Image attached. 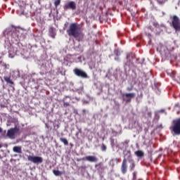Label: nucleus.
<instances>
[{
	"mask_svg": "<svg viewBox=\"0 0 180 180\" xmlns=\"http://www.w3.org/2000/svg\"><path fill=\"white\" fill-rule=\"evenodd\" d=\"M147 35L148 37H151V36H152L151 34H150V33H148Z\"/></svg>",
	"mask_w": 180,
	"mask_h": 180,
	"instance_id": "obj_32",
	"label": "nucleus"
},
{
	"mask_svg": "<svg viewBox=\"0 0 180 180\" xmlns=\"http://www.w3.org/2000/svg\"><path fill=\"white\" fill-rule=\"evenodd\" d=\"M20 129L18 128V127H15L14 128H11L7 131V136L10 139H13L15 137V134L16 133H19Z\"/></svg>",
	"mask_w": 180,
	"mask_h": 180,
	"instance_id": "obj_8",
	"label": "nucleus"
},
{
	"mask_svg": "<svg viewBox=\"0 0 180 180\" xmlns=\"http://www.w3.org/2000/svg\"><path fill=\"white\" fill-rule=\"evenodd\" d=\"M95 167L97 168V170L100 172H103L106 169V167L103 166V162H100L99 163L95 165Z\"/></svg>",
	"mask_w": 180,
	"mask_h": 180,
	"instance_id": "obj_11",
	"label": "nucleus"
},
{
	"mask_svg": "<svg viewBox=\"0 0 180 180\" xmlns=\"http://www.w3.org/2000/svg\"><path fill=\"white\" fill-rule=\"evenodd\" d=\"M60 141H61V143H63L65 146H68V141L65 138H60Z\"/></svg>",
	"mask_w": 180,
	"mask_h": 180,
	"instance_id": "obj_19",
	"label": "nucleus"
},
{
	"mask_svg": "<svg viewBox=\"0 0 180 180\" xmlns=\"http://www.w3.org/2000/svg\"><path fill=\"white\" fill-rule=\"evenodd\" d=\"M115 61H120V58H119V56H116L115 58Z\"/></svg>",
	"mask_w": 180,
	"mask_h": 180,
	"instance_id": "obj_28",
	"label": "nucleus"
},
{
	"mask_svg": "<svg viewBox=\"0 0 180 180\" xmlns=\"http://www.w3.org/2000/svg\"><path fill=\"white\" fill-rule=\"evenodd\" d=\"M134 154L136 155V157H139L140 158L144 157V152H143V150H137L134 153Z\"/></svg>",
	"mask_w": 180,
	"mask_h": 180,
	"instance_id": "obj_16",
	"label": "nucleus"
},
{
	"mask_svg": "<svg viewBox=\"0 0 180 180\" xmlns=\"http://www.w3.org/2000/svg\"><path fill=\"white\" fill-rule=\"evenodd\" d=\"M27 160L30 161V162H33V164H41V162H43V158L40 156L28 155Z\"/></svg>",
	"mask_w": 180,
	"mask_h": 180,
	"instance_id": "obj_5",
	"label": "nucleus"
},
{
	"mask_svg": "<svg viewBox=\"0 0 180 180\" xmlns=\"http://www.w3.org/2000/svg\"><path fill=\"white\" fill-rule=\"evenodd\" d=\"M172 26L175 32H180V19L176 15L172 17Z\"/></svg>",
	"mask_w": 180,
	"mask_h": 180,
	"instance_id": "obj_4",
	"label": "nucleus"
},
{
	"mask_svg": "<svg viewBox=\"0 0 180 180\" xmlns=\"http://www.w3.org/2000/svg\"><path fill=\"white\" fill-rule=\"evenodd\" d=\"M53 173L56 176H61L63 175V172L58 170H53Z\"/></svg>",
	"mask_w": 180,
	"mask_h": 180,
	"instance_id": "obj_17",
	"label": "nucleus"
},
{
	"mask_svg": "<svg viewBox=\"0 0 180 180\" xmlns=\"http://www.w3.org/2000/svg\"><path fill=\"white\" fill-rule=\"evenodd\" d=\"M152 25H153V26H154V27H155L156 29H159V27H160V24H159L158 22H157L156 20L152 21Z\"/></svg>",
	"mask_w": 180,
	"mask_h": 180,
	"instance_id": "obj_20",
	"label": "nucleus"
},
{
	"mask_svg": "<svg viewBox=\"0 0 180 180\" xmlns=\"http://www.w3.org/2000/svg\"><path fill=\"white\" fill-rule=\"evenodd\" d=\"M83 112L85 113V110H83Z\"/></svg>",
	"mask_w": 180,
	"mask_h": 180,
	"instance_id": "obj_36",
	"label": "nucleus"
},
{
	"mask_svg": "<svg viewBox=\"0 0 180 180\" xmlns=\"http://www.w3.org/2000/svg\"><path fill=\"white\" fill-rule=\"evenodd\" d=\"M170 130H172L176 136H180V117L173 121V126L170 127Z\"/></svg>",
	"mask_w": 180,
	"mask_h": 180,
	"instance_id": "obj_3",
	"label": "nucleus"
},
{
	"mask_svg": "<svg viewBox=\"0 0 180 180\" xmlns=\"http://www.w3.org/2000/svg\"><path fill=\"white\" fill-rule=\"evenodd\" d=\"M4 79L7 82V84H10V85L14 84L13 82L11 79V77L4 76Z\"/></svg>",
	"mask_w": 180,
	"mask_h": 180,
	"instance_id": "obj_15",
	"label": "nucleus"
},
{
	"mask_svg": "<svg viewBox=\"0 0 180 180\" xmlns=\"http://www.w3.org/2000/svg\"><path fill=\"white\" fill-rule=\"evenodd\" d=\"M147 29H148V30H150V32H153V30H154V29H153V27H151V26L147 27Z\"/></svg>",
	"mask_w": 180,
	"mask_h": 180,
	"instance_id": "obj_26",
	"label": "nucleus"
},
{
	"mask_svg": "<svg viewBox=\"0 0 180 180\" xmlns=\"http://www.w3.org/2000/svg\"><path fill=\"white\" fill-rule=\"evenodd\" d=\"M136 96L134 93H127L122 96V99L126 103H130L131 99Z\"/></svg>",
	"mask_w": 180,
	"mask_h": 180,
	"instance_id": "obj_6",
	"label": "nucleus"
},
{
	"mask_svg": "<svg viewBox=\"0 0 180 180\" xmlns=\"http://www.w3.org/2000/svg\"><path fill=\"white\" fill-rule=\"evenodd\" d=\"M172 74H173V77L174 78H176V74L175 73V72H172Z\"/></svg>",
	"mask_w": 180,
	"mask_h": 180,
	"instance_id": "obj_31",
	"label": "nucleus"
},
{
	"mask_svg": "<svg viewBox=\"0 0 180 180\" xmlns=\"http://www.w3.org/2000/svg\"><path fill=\"white\" fill-rule=\"evenodd\" d=\"M64 108H67V106H70V103L63 101Z\"/></svg>",
	"mask_w": 180,
	"mask_h": 180,
	"instance_id": "obj_24",
	"label": "nucleus"
},
{
	"mask_svg": "<svg viewBox=\"0 0 180 180\" xmlns=\"http://www.w3.org/2000/svg\"><path fill=\"white\" fill-rule=\"evenodd\" d=\"M114 54L116 56V57H119L120 54H122V52H120V50L119 49H115L114 50Z\"/></svg>",
	"mask_w": 180,
	"mask_h": 180,
	"instance_id": "obj_18",
	"label": "nucleus"
},
{
	"mask_svg": "<svg viewBox=\"0 0 180 180\" xmlns=\"http://www.w3.org/2000/svg\"><path fill=\"white\" fill-rule=\"evenodd\" d=\"M77 92L78 94H84V86H82L80 87H79L77 89Z\"/></svg>",
	"mask_w": 180,
	"mask_h": 180,
	"instance_id": "obj_21",
	"label": "nucleus"
},
{
	"mask_svg": "<svg viewBox=\"0 0 180 180\" xmlns=\"http://www.w3.org/2000/svg\"><path fill=\"white\" fill-rule=\"evenodd\" d=\"M74 74L77 75V77H81V78H88V74L85 72V71L78 69V68H75L73 70Z\"/></svg>",
	"mask_w": 180,
	"mask_h": 180,
	"instance_id": "obj_7",
	"label": "nucleus"
},
{
	"mask_svg": "<svg viewBox=\"0 0 180 180\" xmlns=\"http://www.w3.org/2000/svg\"><path fill=\"white\" fill-rule=\"evenodd\" d=\"M60 4H61V0H56L54 1L55 7L57 8V6H58V5H60Z\"/></svg>",
	"mask_w": 180,
	"mask_h": 180,
	"instance_id": "obj_22",
	"label": "nucleus"
},
{
	"mask_svg": "<svg viewBox=\"0 0 180 180\" xmlns=\"http://www.w3.org/2000/svg\"><path fill=\"white\" fill-rule=\"evenodd\" d=\"M127 162L129 164V171H133L134 168H136V163H134V160L131 157V152L130 150H127L126 154L124 155V158L122 160V162L121 165V172L124 175L127 172L128 165Z\"/></svg>",
	"mask_w": 180,
	"mask_h": 180,
	"instance_id": "obj_1",
	"label": "nucleus"
},
{
	"mask_svg": "<svg viewBox=\"0 0 180 180\" xmlns=\"http://www.w3.org/2000/svg\"><path fill=\"white\" fill-rule=\"evenodd\" d=\"M0 133H2V128L0 127Z\"/></svg>",
	"mask_w": 180,
	"mask_h": 180,
	"instance_id": "obj_33",
	"label": "nucleus"
},
{
	"mask_svg": "<svg viewBox=\"0 0 180 180\" xmlns=\"http://www.w3.org/2000/svg\"><path fill=\"white\" fill-rule=\"evenodd\" d=\"M0 148H2V144L0 143Z\"/></svg>",
	"mask_w": 180,
	"mask_h": 180,
	"instance_id": "obj_34",
	"label": "nucleus"
},
{
	"mask_svg": "<svg viewBox=\"0 0 180 180\" xmlns=\"http://www.w3.org/2000/svg\"><path fill=\"white\" fill-rule=\"evenodd\" d=\"M111 161H113V159H112V160H111Z\"/></svg>",
	"mask_w": 180,
	"mask_h": 180,
	"instance_id": "obj_37",
	"label": "nucleus"
},
{
	"mask_svg": "<svg viewBox=\"0 0 180 180\" xmlns=\"http://www.w3.org/2000/svg\"><path fill=\"white\" fill-rule=\"evenodd\" d=\"M115 161H116V162H117V163L120 162V159H119V158H115Z\"/></svg>",
	"mask_w": 180,
	"mask_h": 180,
	"instance_id": "obj_30",
	"label": "nucleus"
},
{
	"mask_svg": "<svg viewBox=\"0 0 180 180\" xmlns=\"http://www.w3.org/2000/svg\"><path fill=\"white\" fill-rule=\"evenodd\" d=\"M22 29L20 28H15L13 30V33L12 34L13 37H17V39H19V37H21L22 33Z\"/></svg>",
	"mask_w": 180,
	"mask_h": 180,
	"instance_id": "obj_10",
	"label": "nucleus"
},
{
	"mask_svg": "<svg viewBox=\"0 0 180 180\" xmlns=\"http://www.w3.org/2000/svg\"><path fill=\"white\" fill-rule=\"evenodd\" d=\"M49 34L51 36V37H52V39H55L56 38V29L53 27H51L49 30Z\"/></svg>",
	"mask_w": 180,
	"mask_h": 180,
	"instance_id": "obj_13",
	"label": "nucleus"
},
{
	"mask_svg": "<svg viewBox=\"0 0 180 180\" xmlns=\"http://www.w3.org/2000/svg\"><path fill=\"white\" fill-rule=\"evenodd\" d=\"M57 127H58V128H59V127H60V126H59V125H57Z\"/></svg>",
	"mask_w": 180,
	"mask_h": 180,
	"instance_id": "obj_35",
	"label": "nucleus"
},
{
	"mask_svg": "<svg viewBox=\"0 0 180 180\" xmlns=\"http://www.w3.org/2000/svg\"><path fill=\"white\" fill-rule=\"evenodd\" d=\"M85 160L89 162H98V158H96V156H86Z\"/></svg>",
	"mask_w": 180,
	"mask_h": 180,
	"instance_id": "obj_12",
	"label": "nucleus"
},
{
	"mask_svg": "<svg viewBox=\"0 0 180 180\" xmlns=\"http://www.w3.org/2000/svg\"><path fill=\"white\" fill-rule=\"evenodd\" d=\"M127 91H133V86L131 87H127Z\"/></svg>",
	"mask_w": 180,
	"mask_h": 180,
	"instance_id": "obj_29",
	"label": "nucleus"
},
{
	"mask_svg": "<svg viewBox=\"0 0 180 180\" xmlns=\"http://www.w3.org/2000/svg\"><path fill=\"white\" fill-rule=\"evenodd\" d=\"M63 8L65 11H68V9L75 11L77 9V4H75V1H69L64 5Z\"/></svg>",
	"mask_w": 180,
	"mask_h": 180,
	"instance_id": "obj_9",
	"label": "nucleus"
},
{
	"mask_svg": "<svg viewBox=\"0 0 180 180\" xmlns=\"http://www.w3.org/2000/svg\"><path fill=\"white\" fill-rule=\"evenodd\" d=\"M129 143H130V141L126 140L124 142H122V144H123V146H124V145L127 146V144H129Z\"/></svg>",
	"mask_w": 180,
	"mask_h": 180,
	"instance_id": "obj_25",
	"label": "nucleus"
},
{
	"mask_svg": "<svg viewBox=\"0 0 180 180\" xmlns=\"http://www.w3.org/2000/svg\"><path fill=\"white\" fill-rule=\"evenodd\" d=\"M68 36H72L75 39H79V37H84V34L79 28V25L77 22L71 23L69 26V29L67 30Z\"/></svg>",
	"mask_w": 180,
	"mask_h": 180,
	"instance_id": "obj_2",
	"label": "nucleus"
},
{
	"mask_svg": "<svg viewBox=\"0 0 180 180\" xmlns=\"http://www.w3.org/2000/svg\"><path fill=\"white\" fill-rule=\"evenodd\" d=\"M13 151L14 153H18V154H22V147H20V146H14L13 148Z\"/></svg>",
	"mask_w": 180,
	"mask_h": 180,
	"instance_id": "obj_14",
	"label": "nucleus"
},
{
	"mask_svg": "<svg viewBox=\"0 0 180 180\" xmlns=\"http://www.w3.org/2000/svg\"><path fill=\"white\" fill-rule=\"evenodd\" d=\"M101 148V151H106L107 150L106 145L102 143Z\"/></svg>",
	"mask_w": 180,
	"mask_h": 180,
	"instance_id": "obj_23",
	"label": "nucleus"
},
{
	"mask_svg": "<svg viewBox=\"0 0 180 180\" xmlns=\"http://www.w3.org/2000/svg\"><path fill=\"white\" fill-rule=\"evenodd\" d=\"M130 56H133V53H128L127 55V60H129V58H130Z\"/></svg>",
	"mask_w": 180,
	"mask_h": 180,
	"instance_id": "obj_27",
	"label": "nucleus"
}]
</instances>
